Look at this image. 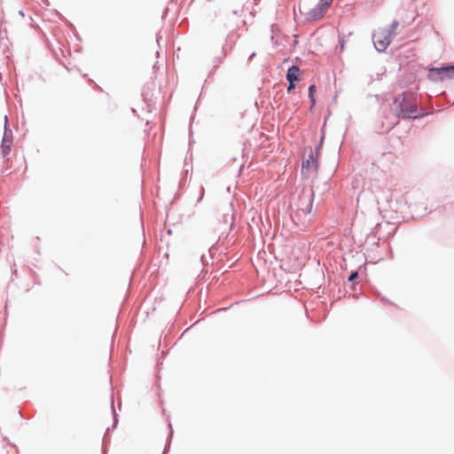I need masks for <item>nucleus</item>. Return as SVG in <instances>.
<instances>
[{"mask_svg": "<svg viewBox=\"0 0 454 454\" xmlns=\"http://www.w3.org/2000/svg\"><path fill=\"white\" fill-rule=\"evenodd\" d=\"M418 104L417 93L405 90L394 98L392 112L403 120H418L433 113L419 109Z\"/></svg>", "mask_w": 454, "mask_h": 454, "instance_id": "f257e3e1", "label": "nucleus"}, {"mask_svg": "<svg viewBox=\"0 0 454 454\" xmlns=\"http://www.w3.org/2000/svg\"><path fill=\"white\" fill-rule=\"evenodd\" d=\"M308 153V158L303 159L301 162V176L302 178L306 179L309 177V171L311 168H314L315 172L318 169V156L317 152H314L312 146L307 145L304 148V153Z\"/></svg>", "mask_w": 454, "mask_h": 454, "instance_id": "f03ea898", "label": "nucleus"}, {"mask_svg": "<svg viewBox=\"0 0 454 454\" xmlns=\"http://www.w3.org/2000/svg\"><path fill=\"white\" fill-rule=\"evenodd\" d=\"M427 79L432 82H442L446 78L451 79L452 73L450 64H443L440 67H427Z\"/></svg>", "mask_w": 454, "mask_h": 454, "instance_id": "7ed1b4c3", "label": "nucleus"}, {"mask_svg": "<svg viewBox=\"0 0 454 454\" xmlns=\"http://www.w3.org/2000/svg\"><path fill=\"white\" fill-rule=\"evenodd\" d=\"M155 89V83L151 82L146 83L142 90L141 97L146 105L147 112L151 113L156 109V98H153L152 91Z\"/></svg>", "mask_w": 454, "mask_h": 454, "instance_id": "20e7f679", "label": "nucleus"}, {"mask_svg": "<svg viewBox=\"0 0 454 454\" xmlns=\"http://www.w3.org/2000/svg\"><path fill=\"white\" fill-rule=\"evenodd\" d=\"M372 39L378 52L385 51L391 43L390 36L383 30L373 33Z\"/></svg>", "mask_w": 454, "mask_h": 454, "instance_id": "39448f33", "label": "nucleus"}, {"mask_svg": "<svg viewBox=\"0 0 454 454\" xmlns=\"http://www.w3.org/2000/svg\"><path fill=\"white\" fill-rule=\"evenodd\" d=\"M111 411L113 415V425L112 427H108L106 430V433L102 439V454H107L106 445L110 442V439L107 437V434L112 430L115 429L119 423L118 414L115 411L114 404V395H111Z\"/></svg>", "mask_w": 454, "mask_h": 454, "instance_id": "423d86ee", "label": "nucleus"}, {"mask_svg": "<svg viewBox=\"0 0 454 454\" xmlns=\"http://www.w3.org/2000/svg\"><path fill=\"white\" fill-rule=\"evenodd\" d=\"M315 198V192L313 187L310 188L309 193L305 198V194L299 196V201H300V209H301L304 214H309L313 207V202Z\"/></svg>", "mask_w": 454, "mask_h": 454, "instance_id": "0eeeda50", "label": "nucleus"}, {"mask_svg": "<svg viewBox=\"0 0 454 454\" xmlns=\"http://www.w3.org/2000/svg\"><path fill=\"white\" fill-rule=\"evenodd\" d=\"M239 37V35L235 30L231 31L230 34L226 36L225 43L222 46V51H224V53L231 51Z\"/></svg>", "mask_w": 454, "mask_h": 454, "instance_id": "6e6552de", "label": "nucleus"}, {"mask_svg": "<svg viewBox=\"0 0 454 454\" xmlns=\"http://www.w3.org/2000/svg\"><path fill=\"white\" fill-rule=\"evenodd\" d=\"M286 81H292L299 82L301 80V71L300 67L296 65H292L288 67L286 74Z\"/></svg>", "mask_w": 454, "mask_h": 454, "instance_id": "1a4fd4ad", "label": "nucleus"}, {"mask_svg": "<svg viewBox=\"0 0 454 454\" xmlns=\"http://www.w3.org/2000/svg\"><path fill=\"white\" fill-rule=\"evenodd\" d=\"M324 12L317 9V6L310 9L305 13V20L307 22H313L318 20L324 17Z\"/></svg>", "mask_w": 454, "mask_h": 454, "instance_id": "9d476101", "label": "nucleus"}, {"mask_svg": "<svg viewBox=\"0 0 454 454\" xmlns=\"http://www.w3.org/2000/svg\"><path fill=\"white\" fill-rule=\"evenodd\" d=\"M12 141H13L12 131L9 128L8 118H7V115H5L4 116V134H3L1 144H12Z\"/></svg>", "mask_w": 454, "mask_h": 454, "instance_id": "9b49d317", "label": "nucleus"}, {"mask_svg": "<svg viewBox=\"0 0 454 454\" xmlns=\"http://www.w3.org/2000/svg\"><path fill=\"white\" fill-rule=\"evenodd\" d=\"M316 93H317V86L315 84H310L308 89V96H309V98L311 103V106L309 108L310 110H312L317 104Z\"/></svg>", "mask_w": 454, "mask_h": 454, "instance_id": "f8f14e48", "label": "nucleus"}, {"mask_svg": "<svg viewBox=\"0 0 454 454\" xmlns=\"http://www.w3.org/2000/svg\"><path fill=\"white\" fill-rule=\"evenodd\" d=\"M168 427H169V433H168V434L167 436L166 443H165V447H164V450L162 451V454H168V451L170 450L173 435H174V430H173V427H172V425H171L170 422L168 423Z\"/></svg>", "mask_w": 454, "mask_h": 454, "instance_id": "ddd939ff", "label": "nucleus"}, {"mask_svg": "<svg viewBox=\"0 0 454 454\" xmlns=\"http://www.w3.org/2000/svg\"><path fill=\"white\" fill-rule=\"evenodd\" d=\"M270 32H271V35H270L271 42H272L273 44H277L278 41H275V37H277V36L281 35V29L278 27V25L272 24L270 26Z\"/></svg>", "mask_w": 454, "mask_h": 454, "instance_id": "4468645a", "label": "nucleus"}, {"mask_svg": "<svg viewBox=\"0 0 454 454\" xmlns=\"http://www.w3.org/2000/svg\"><path fill=\"white\" fill-rule=\"evenodd\" d=\"M332 3L333 0H319L316 6L325 13Z\"/></svg>", "mask_w": 454, "mask_h": 454, "instance_id": "2eb2a0df", "label": "nucleus"}, {"mask_svg": "<svg viewBox=\"0 0 454 454\" xmlns=\"http://www.w3.org/2000/svg\"><path fill=\"white\" fill-rule=\"evenodd\" d=\"M226 54L227 53H224V51H223L222 56L215 58V65L213 66V69L208 73L207 78L213 75L214 71L218 67L219 64L225 59Z\"/></svg>", "mask_w": 454, "mask_h": 454, "instance_id": "dca6fc26", "label": "nucleus"}, {"mask_svg": "<svg viewBox=\"0 0 454 454\" xmlns=\"http://www.w3.org/2000/svg\"><path fill=\"white\" fill-rule=\"evenodd\" d=\"M1 155L3 158H5L11 152L12 144H1Z\"/></svg>", "mask_w": 454, "mask_h": 454, "instance_id": "f3484780", "label": "nucleus"}, {"mask_svg": "<svg viewBox=\"0 0 454 454\" xmlns=\"http://www.w3.org/2000/svg\"><path fill=\"white\" fill-rule=\"evenodd\" d=\"M398 27V21L396 20H394L392 23L389 25L387 29H383L384 32H386L389 36L392 32H394L396 27Z\"/></svg>", "mask_w": 454, "mask_h": 454, "instance_id": "a211bd4d", "label": "nucleus"}, {"mask_svg": "<svg viewBox=\"0 0 454 454\" xmlns=\"http://www.w3.org/2000/svg\"><path fill=\"white\" fill-rule=\"evenodd\" d=\"M359 278V272L357 270H352L348 278V281L349 283L356 282Z\"/></svg>", "mask_w": 454, "mask_h": 454, "instance_id": "6ab92c4d", "label": "nucleus"}, {"mask_svg": "<svg viewBox=\"0 0 454 454\" xmlns=\"http://www.w3.org/2000/svg\"><path fill=\"white\" fill-rule=\"evenodd\" d=\"M288 82V85L286 87V91L288 94H291L296 88V85L298 82H292V81H287Z\"/></svg>", "mask_w": 454, "mask_h": 454, "instance_id": "aec40b11", "label": "nucleus"}, {"mask_svg": "<svg viewBox=\"0 0 454 454\" xmlns=\"http://www.w3.org/2000/svg\"><path fill=\"white\" fill-rule=\"evenodd\" d=\"M324 138H325V132H324V130L322 129V130H321V136H320L319 143H318V145H317V147H316V152H317V154H319V153H320V149H321V146H322V144H323Z\"/></svg>", "mask_w": 454, "mask_h": 454, "instance_id": "412c9836", "label": "nucleus"}, {"mask_svg": "<svg viewBox=\"0 0 454 454\" xmlns=\"http://www.w3.org/2000/svg\"><path fill=\"white\" fill-rule=\"evenodd\" d=\"M339 45H340V52H342L344 51V47H345L344 35H339Z\"/></svg>", "mask_w": 454, "mask_h": 454, "instance_id": "4be33fe9", "label": "nucleus"}, {"mask_svg": "<svg viewBox=\"0 0 454 454\" xmlns=\"http://www.w3.org/2000/svg\"><path fill=\"white\" fill-rule=\"evenodd\" d=\"M377 296L385 303L387 304H389V305H394V303L392 301H390L387 298H386L385 296H381L380 294V293H377Z\"/></svg>", "mask_w": 454, "mask_h": 454, "instance_id": "5701e85b", "label": "nucleus"}, {"mask_svg": "<svg viewBox=\"0 0 454 454\" xmlns=\"http://www.w3.org/2000/svg\"><path fill=\"white\" fill-rule=\"evenodd\" d=\"M208 274V270H205L203 269L200 272V274L199 275V278L202 280H205L207 278V276Z\"/></svg>", "mask_w": 454, "mask_h": 454, "instance_id": "b1692460", "label": "nucleus"}, {"mask_svg": "<svg viewBox=\"0 0 454 454\" xmlns=\"http://www.w3.org/2000/svg\"><path fill=\"white\" fill-rule=\"evenodd\" d=\"M205 190L203 186H200V197L197 200V203L200 202L204 197Z\"/></svg>", "mask_w": 454, "mask_h": 454, "instance_id": "393cba45", "label": "nucleus"}, {"mask_svg": "<svg viewBox=\"0 0 454 454\" xmlns=\"http://www.w3.org/2000/svg\"><path fill=\"white\" fill-rule=\"evenodd\" d=\"M200 261H201V262H202V264H203V266H204V267H205L206 265H208V262L207 261V259H206V255H205V254H202V255L200 256Z\"/></svg>", "mask_w": 454, "mask_h": 454, "instance_id": "a878e982", "label": "nucleus"}, {"mask_svg": "<svg viewBox=\"0 0 454 454\" xmlns=\"http://www.w3.org/2000/svg\"><path fill=\"white\" fill-rule=\"evenodd\" d=\"M293 37H294L293 45L295 47L299 43V41H298L299 36H298V35L294 34V35H293Z\"/></svg>", "mask_w": 454, "mask_h": 454, "instance_id": "bb28decb", "label": "nucleus"}, {"mask_svg": "<svg viewBox=\"0 0 454 454\" xmlns=\"http://www.w3.org/2000/svg\"><path fill=\"white\" fill-rule=\"evenodd\" d=\"M356 282L350 283L349 288L355 291L356 289Z\"/></svg>", "mask_w": 454, "mask_h": 454, "instance_id": "cd10ccee", "label": "nucleus"}, {"mask_svg": "<svg viewBox=\"0 0 454 454\" xmlns=\"http://www.w3.org/2000/svg\"><path fill=\"white\" fill-rule=\"evenodd\" d=\"M168 11V7H166L164 12H163V14H162V19H165L166 18V15H167V12Z\"/></svg>", "mask_w": 454, "mask_h": 454, "instance_id": "c85d7f7f", "label": "nucleus"}, {"mask_svg": "<svg viewBox=\"0 0 454 454\" xmlns=\"http://www.w3.org/2000/svg\"><path fill=\"white\" fill-rule=\"evenodd\" d=\"M255 54H256V53H255L254 51V52H252V53L250 54V56L248 57V60H252V59L255 56Z\"/></svg>", "mask_w": 454, "mask_h": 454, "instance_id": "c756f323", "label": "nucleus"}, {"mask_svg": "<svg viewBox=\"0 0 454 454\" xmlns=\"http://www.w3.org/2000/svg\"><path fill=\"white\" fill-rule=\"evenodd\" d=\"M374 98H376L377 101H380V96L378 94L374 95Z\"/></svg>", "mask_w": 454, "mask_h": 454, "instance_id": "7c9ffc66", "label": "nucleus"}, {"mask_svg": "<svg viewBox=\"0 0 454 454\" xmlns=\"http://www.w3.org/2000/svg\"><path fill=\"white\" fill-rule=\"evenodd\" d=\"M450 67H451V69L454 71V64H450ZM451 74H452V78H453L454 77V72Z\"/></svg>", "mask_w": 454, "mask_h": 454, "instance_id": "2f4dec72", "label": "nucleus"}, {"mask_svg": "<svg viewBox=\"0 0 454 454\" xmlns=\"http://www.w3.org/2000/svg\"><path fill=\"white\" fill-rule=\"evenodd\" d=\"M192 131V126L190 125V128H189V136L191 137Z\"/></svg>", "mask_w": 454, "mask_h": 454, "instance_id": "473e14b6", "label": "nucleus"}, {"mask_svg": "<svg viewBox=\"0 0 454 454\" xmlns=\"http://www.w3.org/2000/svg\"><path fill=\"white\" fill-rule=\"evenodd\" d=\"M12 275L17 276V270H16V269H14V270H12Z\"/></svg>", "mask_w": 454, "mask_h": 454, "instance_id": "72a5a7b5", "label": "nucleus"}, {"mask_svg": "<svg viewBox=\"0 0 454 454\" xmlns=\"http://www.w3.org/2000/svg\"><path fill=\"white\" fill-rule=\"evenodd\" d=\"M19 14H20L21 16H24V12H23V11H22V10H20V11L19 12Z\"/></svg>", "mask_w": 454, "mask_h": 454, "instance_id": "f704fd0d", "label": "nucleus"}, {"mask_svg": "<svg viewBox=\"0 0 454 454\" xmlns=\"http://www.w3.org/2000/svg\"><path fill=\"white\" fill-rule=\"evenodd\" d=\"M193 118H194V115L192 114L191 118H190V121L192 122L193 121Z\"/></svg>", "mask_w": 454, "mask_h": 454, "instance_id": "c9c22d12", "label": "nucleus"}, {"mask_svg": "<svg viewBox=\"0 0 454 454\" xmlns=\"http://www.w3.org/2000/svg\"><path fill=\"white\" fill-rule=\"evenodd\" d=\"M167 232H168V234H169V235H170V234L172 233V230H171V229H168Z\"/></svg>", "mask_w": 454, "mask_h": 454, "instance_id": "e433bc0d", "label": "nucleus"}, {"mask_svg": "<svg viewBox=\"0 0 454 454\" xmlns=\"http://www.w3.org/2000/svg\"><path fill=\"white\" fill-rule=\"evenodd\" d=\"M229 307H224V308H222L220 309V310H226Z\"/></svg>", "mask_w": 454, "mask_h": 454, "instance_id": "4c0bfd02", "label": "nucleus"}, {"mask_svg": "<svg viewBox=\"0 0 454 454\" xmlns=\"http://www.w3.org/2000/svg\"><path fill=\"white\" fill-rule=\"evenodd\" d=\"M232 13H233V14H237V13H238V12H237L236 10H233V11H232Z\"/></svg>", "mask_w": 454, "mask_h": 454, "instance_id": "58836bf2", "label": "nucleus"}, {"mask_svg": "<svg viewBox=\"0 0 454 454\" xmlns=\"http://www.w3.org/2000/svg\"><path fill=\"white\" fill-rule=\"evenodd\" d=\"M157 43H160V38L157 36Z\"/></svg>", "mask_w": 454, "mask_h": 454, "instance_id": "ea45409f", "label": "nucleus"}, {"mask_svg": "<svg viewBox=\"0 0 454 454\" xmlns=\"http://www.w3.org/2000/svg\"><path fill=\"white\" fill-rule=\"evenodd\" d=\"M131 111H132V113H134V114L136 113V109H134V108H132V109H131Z\"/></svg>", "mask_w": 454, "mask_h": 454, "instance_id": "a19ab883", "label": "nucleus"}]
</instances>
